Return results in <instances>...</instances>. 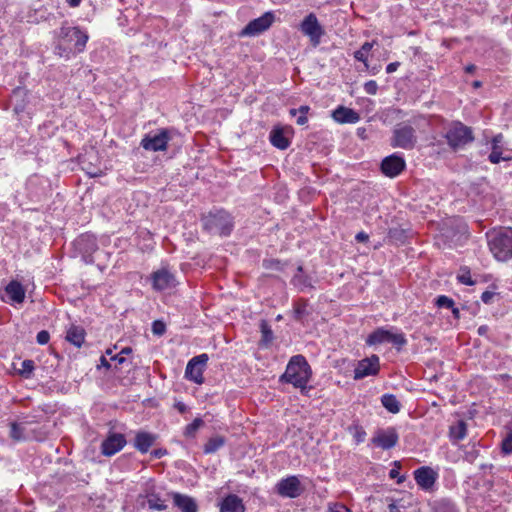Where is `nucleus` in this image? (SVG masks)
Masks as SVG:
<instances>
[{"label": "nucleus", "mask_w": 512, "mask_h": 512, "mask_svg": "<svg viewBox=\"0 0 512 512\" xmlns=\"http://www.w3.org/2000/svg\"><path fill=\"white\" fill-rule=\"evenodd\" d=\"M311 376V368L302 355L293 356L285 373L281 376V381L291 383L294 387L304 390Z\"/></svg>", "instance_id": "obj_1"}, {"label": "nucleus", "mask_w": 512, "mask_h": 512, "mask_svg": "<svg viewBox=\"0 0 512 512\" xmlns=\"http://www.w3.org/2000/svg\"><path fill=\"white\" fill-rule=\"evenodd\" d=\"M488 245L498 261H507L512 257V228H503L488 234Z\"/></svg>", "instance_id": "obj_2"}, {"label": "nucleus", "mask_w": 512, "mask_h": 512, "mask_svg": "<svg viewBox=\"0 0 512 512\" xmlns=\"http://www.w3.org/2000/svg\"><path fill=\"white\" fill-rule=\"evenodd\" d=\"M59 39L61 40L63 52H58V55L68 58L70 53L83 51L88 40V35L77 27H62Z\"/></svg>", "instance_id": "obj_3"}, {"label": "nucleus", "mask_w": 512, "mask_h": 512, "mask_svg": "<svg viewBox=\"0 0 512 512\" xmlns=\"http://www.w3.org/2000/svg\"><path fill=\"white\" fill-rule=\"evenodd\" d=\"M203 221L206 230L221 235H229L233 227L230 214L223 210L210 213Z\"/></svg>", "instance_id": "obj_4"}, {"label": "nucleus", "mask_w": 512, "mask_h": 512, "mask_svg": "<svg viewBox=\"0 0 512 512\" xmlns=\"http://www.w3.org/2000/svg\"><path fill=\"white\" fill-rule=\"evenodd\" d=\"M445 138L453 149L461 148L474 139L471 128L461 122H453L448 128Z\"/></svg>", "instance_id": "obj_5"}, {"label": "nucleus", "mask_w": 512, "mask_h": 512, "mask_svg": "<svg viewBox=\"0 0 512 512\" xmlns=\"http://www.w3.org/2000/svg\"><path fill=\"white\" fill-rule=\"evenodd\" d=\"M415 130L409 125H398L393 134L392 145L403 149H412L416 144Z\"/></svg>", "instance_id": "obj_6"}, {"label": "nucleus", "mask_w": 512, "mask_h": 512, "mask_svg": "<svg viewBox=\"0 0 512 512\" xmlns=\"http://www.w3.org/2000/svg\"><path fill=\"white\" fill-rule=\"evenodd\" d=\"M366 342L369 345L388 342L400 348L404 346L407 341L403 333H392L388 330L379 328L369 335Z\"/></svg>", "instance_id": "obj_7"}, {"label": "nucleus", "mask_w": 512, "mask_h": 512, "mask_svg": "<svg viewBox=\"0 0 512 512\" xmlns=\"http://www.w3.org/2000/svg\"><path fill=\"white\" fill-rule=\"evenodd\" d=\"M170 140L169 133L166 129L159 130L156 133H148L141 141V146L149 151H164Z\"/></svg>", "instance_id": "obj_8"}, {"label": "nucleus", "mask_w": 512, "mask_h": 512, "mask_svg": "<svg viewBox=\"0 0 512 512\" xmlns=\"http://www.w3.org/2000/svg\"><path fill=\"white\" fill-rule=\"evenodd\" d=\"M302 33L308 36L313 45L320 43V38L324 34V30L314 13L308 14L300 25Z\"/></svg>", "instance_id": "obj_9"}, {"label": "nucleus", "mask_w": 512, "mask_h": 512, "mask_svg": "<svg viewBox=\"0 0 512 512\" xmlns=\"http://www.w3.org/2000/svg\"><path fill=\"white\" fill-rule=\"evenodd\" d=\"M274 14L272 12H266L259 18H256L250 21L245 28L241 31V36H255L258 35L267 29L274 22Z\"/></svg>", "instance_id": "obj_10"}, {"label": "nucleus", "mask_w": 512, "mask_h": 512, "mask_svg": "<svg viewBox=\"0 0 512 512\" xmlns=\"http://www.w3.org/2000/svg\"><path fill=\"white\" fill-rule=\"evenodd\" d=\"M207 361L208 356L206 354L193 357L186 366L185 377L197 384H202L203 371Z\"/></svg>", "instance_id": "obj_11"}, {"label": "nucleus", "mask_w": 512, "mask_h": 512, "mask_svg": "<svg viewBox=\"0 0 512 512\" xmlns=\"http://www.w3.org/2000/svg\"><path fill=\"white\" fill-rule=\"evenodd\" d=\"M303 490L297 476H289L276 485V492L282 497L296 498L302 494Z\"/></svg>", "instance_id": "obj_12"}, {"label": "nucleus", "mask_w": 512, "mask_h": 512, "mask_svg": "<svg viewBox=\"0 0 512 512\" xmlns=\"http://www.w3.org/2000/svg\"><path fill=\"white\" fill-rule=\"evenodd\" d=\"M153 288L158 291L172 289L176 286L175 276L166 268H161L152 274Z\"/></svg>", "instance_id": "obj_13"}, {"label": "nucleus", "mask_w": 512, "mask_h": 512, "mask_svg": "<svg viewBox=\"0 0 512 512\" xmlns=\"http://www.w3.org/2000/svg\"><path fill=\"white\" fill-rule=\"evenodd\" d=\"M398 434L395 428L380 429L378 430L373 438L372 443L384 450L393 448L398 442Z\"/></svg>", "instance_id": "obj_14"}, {"label": "nucleus", "mask_w": 512, "mask_h": 512, "mask_svg": "<svg viewBox=\"0 0 512 512\" xmlns=\"http://www.w3.org/2000/svg\"><path fill=\"white\" fill-rule=\"evenodd\" d=\"M379 370V358L373 355L358 362L354 370V378L362 379L366 376L375 375Z\"/></svg>", "instance_id": "obj_15"}, {"label": "nucleus", "mask_w": 512, "mask_h": 512, "mask_svg": "<svg viewBox=\"0 0 512 512\" xmlns=\"http://www.w3.org/2000/svg\"><path fill=\"white\" fill-rule=\"evenodd\" d=\"M405 165L402 157L393 154L382 160L381 170L386 176L392 178L399 175L404 170Z\"/></svg>", "instance_id": "obj_16"}, {"label": "nucleus", "mask_w": 512, "mask_h": 512, "mask_svg": "<svg viewBox=\"0 0 512 512\" xmlns=\"http://www.w3.org/2000/svg\"><path fill=\"white\" fill-rule=\"evenodd\" d=\"M126 444V440L124 435L114 433L109 435L101 445L102 453L105 456H112L118 451H120L124 445Z\"/></svg>", "instance_id": "obj_17"}, {"label": "nucleus", "mask_w": 512, "mask_h": 512, "mask_svg": "<svg viewBox=\"0 0 512 512\" xmlns=\"http://www.w3.org/2000/svg\"><path fill=\"white\" fill-rule=\"evenodd\" d=\"M417 484L423 489H430L436 480V473L430 467H421L414 472Z\"/></svg>", "instance_id": "obj_18"}, {"label": "nucleus", "mask_w": 512, "mask_h": 512, "mask_svg": "<svg viewBox=\"0 0 512 512\" xmlns=\"http://www.w3.org/2000/svg\"><path fill=\"white\" fill-rule=\"evenodd\" d=\"M174 505L182 512H197V504L195 500L187 495L180 493H171Z\"/></svg>", "instance_id": "obj_19"}, {"label": "nucleus", "mask_w": 512, "mask_h": 512, "mask_svg": "<svg viewBox=\"0 0 512 512\" xmlns=\"http://www.w3.org/2000/svg\"><path fill=\"white\" fill-rule=\"evenodd\" d=\"M333 119L338 123H356L359 121V114L353 109L340 106L332 113Z\"/></svg>", "instance_id": "obj_20"}, {"label": "nucleus", "mask_w": 512, "mask_h": 512, "mask_svg": "<svg viewBox=\"0 0 512 512\" xmlns=\"http://www.w3.org/2000/svg\"><path fill=\"white\" fill-rule=\"evenodd\" d=\"M31 423L28 421L24 422H12L10 424V437L15 441H25L30 438L28 426Z\"/></svg>", "instance_id": "obj_21"}, {"label": "nucleus", "mask_w": 512, "mask_h": 512, "mask_svg": "<svg viewBox=\"0 0 512 512\" xmlns=\"http://www.w3.org/2000/svg\"><path fill=\"white\" fill-rule=\"evenodd\" d=\"M245 507L242 499L237 495L227 496L221 504L220 512H244Z\"/></svg>", "instance_id": "obj_22"}, {"label": "nucleus", "mask_w": 512, "mask_h": 512, "mask_svg": "<svg viewBox=\"0 0 512 512\" xmlns=\"http://www.w3.org/2000/svg\"><path fill=\"white\" fill-rule=\"evenodd\" d=\"M156 437L147 432H139L135 437V447L142 453H146L149 448L154 444Z\"/></svg>", "instance_id": "obj_23"}, {"label": "nucleus", "mask_w": 512, "mask_h": 512, "mask_svg": "<svg viewBox=\"0 0 512 512\" xmlns=\"http://www.w3.org/2000/svg\"><path fill=\"white\" fill-rule=\"evenodd\" d=\"M85 331L83 328L75 325H71L66 333V340L75 345L81 347L84 342Z\"/></svg>", "instance_id": "obj_24"}, {"label": "nucleus", "mask_w": 512, "mask_h": 512, "mask_svg": "<svg viewBox=\"0 0 512 512\" xmlns=\"http://www.w3.org/2000/svg\"><path fill=\"white\" fill-rule=\"evenodd\" d=\"M6 293L16 303H22L25 298V290L17 281H12L7 285Z\"/></svg>", "instance_id": "obj_25"}, {"label": "nucleus", "mask_w": 512, "mask_h": 512, "mask_svg": "<svg viewBox=\"0 0 512 512\" xmlns=\"http://www.w3.org/2000/svg\"><path fill=\"white\" fill-rule=\"evenodd\" d=\"M270 141L271 143L281 149H287L289 147V140L284 136V133L281 129H273L270 133Z\"/></svg>", "instance_id": "obj_26"}, {"label": "nucleus", "mask_w": 512, "mask_h": 512, "mask_svg": "<svg viewBox=\"0 0 512 512\" xmlns=\"http://www.w3.org/2000/svg\"><path fill=\"white\" fill-rule=\"evenodd\" d=\"M292 284L300 290L312 287L311 279L303 273L302 266L297 268V273L292 278Z\"/></svg>", "instance_id": "obj_27"}, {"label": "nucleus", "mask_w": 512, "mask_h": 512, "mask_svg": "<svg viewBox=\"0 0 512 512\" xmlns=\"http://www.w3.org/2000/svg\"><path fill=\"white\" fill-rule=\"evenodd\" d=\"M225 442H226V440L223 436H220V435L213 436L204 445L203 451L205 454L215 453L221 447L224 446Z\"/></svg>", "instance_id": "obj_28"}, {"label": "nucleus", "mask_w": 512, "mask_h": 512, "mask_svg": "<svg viewBox=\"0 0 512 512\" xmlns=\"http://www.w3.org/2000/svg\"><path fill=\"white\" fill-rule=\"evenodd\" d=\"M382 405L391 413L396 414L400 411L401 404L392 394H385L381 398Z\"/></svg>", "instance_id": "obj_29"}, {"label": "nucleus", "mask_w": 512, "mask_h": 512, "mask_svg": "<svg viewBox=\"0 0 512 512\" xmlns=\"http://www.w3.org/2000/svg\"><path fill=\"white\" fill-rule=\"evenodd\" d=\"M307 300L299 299L294 303L293 316L296 321H302L307 315Z\"/></svg>", "instance_id": "obj_30"}, {"label": "nucleus", "mask_w": 512, "mask_h": 512, "mask_svg": "<svg viewBox=\"0 0 512 512\" xmlns=\"http://www.w3.org/2000/svg\"><path fill=\"white\" fill-rule=\"evenodd\" d=\"M433 512H458V510L450 500L440 499L434 502Z\"/></svg>", "instance_id": "obj_31"}, {"label": "nucleus", "mask_w": 512, "mask_h": 512, "mask_svg": "<svg viewBox=\"0 0 512 512\" xmlns=\"http://www.w3.org/2000/svg\"><path fill=\"white\" fill-rule=\"evenodd\" d=\"M146 498H147V505L151 509H156L158 511H162L167 508V505L164 504V500H162L155 493H148Z\"/></svg>", "instance_id": "obj_32"}, {"label": "nucleus", "mask_w": 512, "mask_h": 512, "mask_svg": "<svg viewBox=\"0 0 512 512\" xmlns=\"http://www.w3.org/2000/svg\"><path fill=\"white\" fill-rule=\"evenodd\" d=\"M450 434L453 438L460 440L466 436V423L458 421V423L450 428Z\"/></svg>", "instance_id": "obj_33"}, {"label": "nucleus", "mask_w": 512, "mask_h": 512, "mask_svg": "<svg viewBox=\"0 0 512 512\" xmlns=\"http://www.w3.org/2000/svg\"><path fill=\"white\" fill-rule=\"evenodd\" d=\"M204 425V421L201 418H196L192 423L186 426L184 434L187 437H194L195 433L199 428Z\"/></svg>", "instance_id": "obj_34"}, {"label": "nucleus", "mask_w": 512, "mask_h": 512, "mask_svg": "<svg viewBox=\"0 0 512 512\" xmlns=\"http://www.w3.org/2000/svg\"><path fill=\"white\" fill-rule=\"evenodd\" d=\"M490 162L496 164L499 163L500 160H509L508 157H502L501 147L498 145L492 146V152L489 155Z\"/></svg>", "instance_id": "obj_35"}, {"label": "nucleus", "mask_w": 512, "mask_h": 512, "mask_svg": "<svg viewBox=\"0 0 512 512\" xmlns=\"http://www.w3.org/2000/svg\"><path fill=\"white\" fill-rule=\"evenodd\" d=\"M261 332H262V341L266 345L269 344L273 339V332H272L270 326L265 321H262V323H261Z\"/></svg>", "instance_id": "obj_36"}, {"label": "nucleus", "mask_w": 512, "mask_h": 512, "mask_svg": "<svg viewBox=\"0 0 512 512\" xmlns=\"http://www.w3.org/2000/svg\"><path fill=\"white\" fill-rule=\"evenodd\" d=\"M373 47V43L365 42L361 49L356 51L354 54V57L362 62L366 61V54L370 51V49Z\"/></svg>", "instance_id": "obj_37"}, {"label": "nucleus", "mask_w": 512, "mask_h": 512, "mask_svg": "<svg viewBox=\"0 0 512 512\" xmlns=\"http://www.w3.org/2000/svg\"><path fill=\"white\" fill-rule=\"evenodd\" d=\"M34 370V362L32 360H24L22 362V368L19 370L21 376L29 378Z\"/></svg>", "instance_id": "obj_38"}, {"label": "nucleus", "mask_w": 512, "mask_h": 512, "mask_svg": "<svg viewBox=\"0 0 512 512\" xmlns=\"http://www.w3.org/2000/svg\"><path fill=\"white\" fill-rule=\"evenodd\" d=\"M166 331V325L163 321L155 320L152 323V332L154 335L162 336Z\"/></svg>", "instance_id": "obj_39"}, {"label": "nucleus", "mask_w": 512, "mask_h": 512, "mask_svg": "<svg viewBox=\"0 0 512 512\" xmlns=\"http://www.w3.org/2000/svg\"><path fill=\"white\" fill-rule=\"evenodd\" d=\"M309 110H310V107H309V106H306V105H304V106H300V107L298 108V111H299V113H300V116H299V117L297 118V120H296V123H297L298 125H304V124H306V123H307L308 119H307L306 114L309 112Z\"/></svg>", "instance_id": "obj_40"}, {"label": "nucleus", "mask_w": 512, "mask_h": 512, "mask_svg": "<svg viewBox=\"0 0 512 512\" xmlns=\"http://www.w3.org/2000/svg\"><path fill=\"white\" fill-rule=\"evenodd\" d=\"M436 305L438 307L453 308L454 301L451 298L442 295L436 299Z\"/></svg>", "instance_id": "obj_41"}, {"label": "nucleus", "mask_w": 512, "mask_h": 512, "mask_svg": "<svg viewBox=\"0 0 512 512\" xmlns=\"http://www.w3.org/2000/svg\"><path fill=\"white\" fill-rule=\"evenodd\" d=\"M457 278H458L459 282L462 284L469 285V286H472L475 284V281L472 280L469 271L463 272L462 274L458 275Z\"/></svg>", "instance_id": "obj_42"}, {"label": "nucleus", "mask_w": 512, "mask_h": 512, "mask_svg": "<svg viewBox=\"0 0 512 512\" xmlns=\"http://www.w3.org/2000/svg\"><path fill=\"white\" fill-rule=\"evenodd\" d=\"M329 512H351L345 505L340 503H330L328 506Z\"/></svg>", "instance_id": "obj_43"}, {"label": "nucleus", "mask_w": 512, "mask_h": 512, "mask_svg": "<svg viewBox=\"0 0 512 512\" xmlns=\"http://www.w3.org/2000/svg\"><path fill=\"white\" fill-rule=\"evenodd\" d=\"M502 450L506 454L512 453V434H509L502 442Z\"/></svg>", "instance_id": "obj_44"}, {"label": "nucleus", "mask_w": 512, "mask_h": 512, "mask_svg": "<svg viewBox=\"0 0 512 512\" xmlns=\"http://www.w3.org/2000/svg\"><path fill=\"white\" fill-rule=\"evenodd\" d=\"M364 89H365L366 93H368L370 95H374L377 92L378 86L375 81L371 80V81H368L365 83Z\"/></svg>", "instance_id": "obj_45"}, {"label": "nucleus", "mask_w": 512, "mask_h": 512, "mask_svg": "<svg viewBox=\"0 0 512 512\" xmlns=\"http://www.w3.org/2000/svg\"><path fill=\"white\" fill-rule=\"evenodd\" d=\"M354 439L357 443H361L364 441L366 432L361 427H355V432L353 434Z\"/></svg>", "instance_id": "obj_46"}, {"label": "nucleus", "mask_w": 512, "mask_h": 512, "mask_svg": "<svg viewBox=\"0 0 512 512\" xmlns=\"http://www.w3.org/2000/svg\"><path fill=\"white\" fill-rule=\"evenodd\" d=\"M50 335L47 331L42 330L37 334V342L41 345L47 344L49 342Z\"/></svg>", "instance_id": "obj_47"}, {"label": "nucleus", "mask_w": 512, "mask_h": 512, "mask_svg": "<svg viewBox=\"0 0 512 512\" xmlns=\"http://www.w3.org/2000/svg\"><path fill=\"white\" fill-rule=\"evenodd\" d=\"M496 294L494 292H491V291H485L482 293L481 295V300L485 303V304H489L492 299L494 298Z\"/></svg>", "instance_id": "obj_48"}, {"label": "nucleus", "mask_w": 512, "mask_h": 512, "mask_svg": "<svg viewBox=\"0 0 512 512\" xmlns=\"http://www.w3.org/2000/svg\"><path fill=\"white\" fill-rule=\"evenodd\" d=\"M399 66H400L399 62H392V63L388 64V66L386 67V72L393 73L398 69Z\"/></svg>", "instance_id": "obj_49"}, {"label": "nucleus", "mask_w": 512, "mask_h": 512, "mask_svg": "<svg viewBox=\"0 0 512 512\" xmlns=\"http://www.w3.org/2000/svg\"><path fill=\"white\" fill-rule=\"evenodd\" d=\"M355 239L358 242H366V241H368L369 236L365 232H359V233L356 234Z\"/></svg>", "instance_id": "obj_50"}, {"label": "nucleus", "mask_w": 512, "mask_h": 512, "mask_svg": "<svg viewBox=\"0 0 512 512\" xmlns=\"http://www.w3.org/2000/svg\"><path fill=\"white\" fill-rule=\"evenodd\" d=\"M388 508L390 512H401V508H404V506H399L398 504L393 502L388 505Z\"/></svg>", "instance_id": "obj_51"}, {"label": "nucleus", "mask_w": 512, "mask_h": 512, "mask_svg": "<svg viewBox=\"0 0 512 512\" xmlns=\"http://www.w3.org/2000/svg\"><path fill=\"white\" fill-rule=\"evenodd\" d=\"M174 407L180 412L185 413L187 410L186 405L183 402H176Z\"/></svg>", "instance_id": "obj_52"}, {"label": "nucleus", "mask_w": 512, "mask_h": 512, "mask_svg": "<svg viewBox=\"0 0 512 512\" xmlns=\"http://www.w3.org/2000/svg\"><path fill=\"white\" fill-rule=\"evenodd\" d=\"M165 453H166V450L156 449V450L152 451V456L154 458H161Z\"/></svg>", "instance_id": "obj_53"}, {"label": "nucleus", "mask_w": 512, "mask_h": 512, "mask_svg": "<svg viewBox=\"0 0 512 512\" xmlns=\"http://www.w3.org/2000/svg\"><path fill=\"white\" fill-rule=\"evenodd\" d=\"M502 139H503V136L501 134L496 135L493 138L492 146H494V145H498L499 146V144L502 142Z\"/></svg>", "instance_id": "obj_54"}, {"label": "nucleus", "mask_w": 512, "mask_h": 512, "mask_svg": "<svg viewBox=\"0 0 512 512\" xmlns=\"http://www.w3.org/2000/svg\"><path fill=\"white\" fill-rule=\"evenodd\" d=\"M82 0H67L68 4L71 6V7H77L80 5Z\"/></svg>", "instance_id": "obj_55"}, {"label": "nucleus", "mask_w": 512, "mask_h": 512, "mask_svg": "<svg viewBox=\"0 0 512 512\" xmlns=\"http://www.w3.org/2000/svg\"><path fill=\"white\" fill-rule=\"evenodd\" d=\"M86 240H87V241H90V236L82 235L81 237H79V238H78V240H77V244H80V243H82V242H84V241H86Z\"/></svg>", "instance_id": "obj_56"}, {"label": "nucleus", "mask_w": 512, "mask_h": 512, "mask_svg": "<svg viewBox=\"0 0 512 512\" xmlns=\"http://www.w3.org/2000/svg\"><path fill=\"white\" fill-rule=\"evenodd\" d=\"M112 359L116 360L119 364H122L125 361V358L120 354L112 357Z\"/></svg>", "instance_id": "obj_57"}, {"label": "nucleus", "mask_w": 512, "mask_h": 512, "mask_svg": "<svg viewBox=\"0 0 512 512\" xmlns=\"http://www.w3.org/2000/svg\"><path fill=\"white\" fill-rule=\"evenodd\" d=\"M101 364L107 368L110 367L108 360L104 356L101 357Z\"/></svg>", "instance_id": "obj_58"}, {"label": "nucleus", "mask_w": 512, "mask_h": 512, "mask_svg": "<svg viewBox=\"0 0 512 512\" xmlns=\"http://www.w3.org/2000/svg\"><path fill=\"white\" fill-rule=\"evenodd\" d=\"M475 69H476V66H475V65H468V66L465 68L466 72H468V73H472V72H474V71H475Z\"/></svg>", "instance_id": "obj_59"}, {"label": "nucleus", "mask_w": 512, "mask_h": 512, "mask_svg": "<svg viewBox=\"0 0 512 512\" xmlns=\"http://www.w3.org/2000/svg\"><path fill=\"white\" fill-rule=\"evenodd\" d=\"M56 54L58 55V52H63V48H61V40L59 39V43L56 47Z\"/></svg>", "instance_id": "obj_60"}, {"label": "nucleus", "mask_w": 512, "mask_h": 512, "mask_svg": "<svg viewBox=\"0 0 512 512\" xmlns=\"http://www.w3.org/2000/svg\"><path fill=\"white\" fill-rule=\"evenodd\" d=\"M452 312L456 318H459V309L458 308H452Z\"/></svg>", "instance_id": "obj_61"}, {"label": "nucleus", "mask_w": 512, "mask_h": 512, "mask_svg": "<svg viewBox=\"0 0 512 512\" xmlns=\"http://www.w3.org/2000/svg\"><path fill=\"white\" fill-rule=\"evenodd\" d=\"M130 352H131V348H128V347H127V348L122 349V351L120 352V355H122V354H128V353H130Z\"/></svg>", "instance_id": "obj_62"}, {"label": "nucleus", "mask_w": 512, "mask_h": 512, "mask_svg": "<svg viewBox=\"0 0 512 512\" xmlns=\"http://www.w3.org/2000/svg\"><path fill=\"white\" fill-rule=\"evenodd\" d=\"M397 475H398V472H397L396 470L392 469V470L390 471V477H391V478H395Z\"/></svg>", "instance_id": "obj_63"}, {"label": "nucleus", "mask_w": 512, "mask_h": 512, "mask_svg": "<svg viewBox=\"0 0 512 512\" xmlns=\"http://www.w3.org/2000/svg\"><path fill=\"white\" fill-rule=\"evenodd\" d=\"M297 113H299L298 109H291V110H290V114H291L292 116H295Z\"/></svg>", "instance_id": "obj_64"}]
</instances>
